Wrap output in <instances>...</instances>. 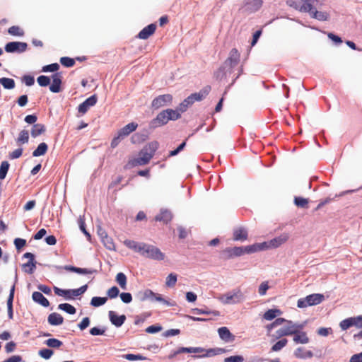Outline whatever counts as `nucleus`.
I'll return each mask as SVG.
<instances>
[{"instance_id":"1","label":"nucleus","mask_w":362,"mask_h":362,"mask_svg":"<svg viewBox=\"0 0 362 362\" xmlns=\"http://www.w3.org/2000/svg\"><path fill=\"white\" fill-rule=\"evenodd\" d=\"M296 323L283 317L276 318L274 322L266 325L267 335L271 338L272 341L286 336H291L296 328Z\"/></svg>"},{"instance_id":"2","label":"nucleus","mask_w":362,"mask_h":362,"mask_svg":"<svg viewBox=\"0 0 362 362\" xmlns=\"http://www.w3.org/2000/svg\"><path fill=\"white\" fill-rule=\"evenodd\" d=\"M158 146L157 142H151L145 146L139 152V157L129 160L125 168H130L136 165H144L148 163L153 157Z\"/></svg>"},{"instance_id":"3","label":"nucleus","mask_w":362,"mask_h":362,"mask_svg":"<svg viewBox=\"0 0 362 362\" xmlns=\"http://www.w3.org/2000/svg\"><path fill=\"white\" fill-rule=\"evenodd\" d=\"M240 54L236 48H233L228 58L225 60L223 65L218 69L216 75V77L222 79L233 72V69L240 62Z\"/></svg>"},{"instance_id":"4","label":"nucleus","mask_w":362,"mask_h":362,"mask_svg":"<svg viewBox=\"0 0 362 362\" xmlns=\"http://www.w3.org/2000/svg\"><path fill=\"white\" fill-rule=\"evenodd\" d=\"M301 2L302 4L298 8L300 12L308 13L311 18L320 21H325L329 19L328 13L317 10V0H301Z\"/></svg>"},{"instance_id":"5","label":"nucleus","mask_w":362,"mask_h":362,"mask_svg":"<svg viewBox=\"0 0 362 362\" xmlns=\"http://www.w3.org/2000/svg\"><path fill=\"white\" fill-rule=\"evenodd\" d=\"M258 251L257 245L254 244L246 247H228L223 250L222 254L226 259H230L235 257H239L245 253H253Z\"/></svg>"},{"instance_id":"6","label":"nucleus","mask_w":362,"mask_h":362,"mask_svg":"<svg viewBox=\"0 0 362 362\" xmlns=\"http://www.w3.org/2000/svg\"><path fill=\"white\" fill-rule=\"evenodd\" d=\"M141 255L147 258L158 261L163 260L165 258L164 253L158 247L146 243L142 245Z\"/></svg>"},{"instance_id":"7","label":"nucleus","mask_w":362,"mask_h":362,"mask_svg":"<svg viewBox=\"0 0 362 362\" xmlns=\"http://www.w3.org/2000/svg\"><path fill=\"white\" fill-rule=\"evenodd\" d=\"M88 286L83 285L77 289H62L58 287H54V291L56 295L62 296L66 300L74 299L75 298L81 296L87 290Z\"/></svg>"},{"instance_id":"8","label":"nucleus","mask_w":362,"mask_h":362,"mask_svg":"<svg viewBox=\"0 0 362 362\" xmlns=\"http://www.w3.org/2000/svg\"><path fill=\"white\" fill-rule=\"evenodd\" d=\"M325 299V296L320 293H313L307 296L305 298L298 300L297 306L300 308H306L308 306L316 305L321 303Z\"/></svg>"},{"instance_id":"9","label":"nucleus","mask_w":362,"mask_h":362,"mask_svg":"<svg viewBox=\"0 0 362 362\" xmlns=\"http://www.w3.org/2000/svg\"><path fill=\"white\" fill-rule=\"evenodd\" d=\"M288 238L289 235L288 233H282L279 236H277L268 242H264L256 245H257L258 251L268 248H276L285 243Z\"/></svg>"},{"instance_id":"10","label":"nucleus","mask_w":362,"mask_h":362,"mask_svg":"<svg viewBox=\"0 0 362 362\" xmlns=\"http://www.w3.org/2000/svg\"><path fill=\"white\" fill-rule=\"evenodd\" d=\"M244 299V295L240 289H235L219 297L223 304H235Z\"/></svg>"},{"instance_id":"11","label":"nucleus","mask_w":362,"mask_h":362,"mask_svg":"<svg viewBox=\"0 0 362 362\" xmlns=\"http://www.w3.org/2000/svg\"><path fill=\"white\" fill-rule=\"evenodd\" d=\"M136 298L141 302L149 300L151 301L156 300L167 303V301L163 299L160 294L155 293L150 289H146L145 291L139 292L136 294Z\"/></svg>"},{"instance_id":"12","label":"nucleus","mask_w":362,"mask_h":362,"mask_svg":"<svg viewBox=\"0 0 362 362\" xmlns=\"http://www.w3.org/2000/svg\"><path fill=\"white\" fill-rule=\"evenodd\" d=\"M296 328L294 329V332L292 335L293 340L295 344H308L310 341L309 337L305 332L302 331L303 326L300 324H296Z\"/></svg>"},{"instance_id":"13","label":"nucleus","mask_w":362,"mask_h":362,"mask_svg":"<svg viewBox=\"0 0 362 362\" xmlns=\"http://www.w3.org/2000/svg\"><path fill=\"white\" fill-rule=\"evenodd\" d=\"M172 100L173 96L170 94L160 95L153 100L151 106L155 109H158L161 107L170 104Z\"/></svg>"},{"instance_id":"14","label":"nucleus","mask_w":362,"mask_h":362,"mask_svg":"<svg viewBox=\"0 0 362 362\" xmlns=\"http://www.w3.org/2000/svg\"><path fill=\"white\" fill-rule=\"evenodd\" d=\"M28 45L23 42H10L5 46V51L9 53H22L27 49Z\"/></svg>"},{"instance_id":"15","label":"nucleus","mask_w":362,"mask_h":362,"mask_svg":"<svg viewBox=\"0 0 362 362\" xmlns=\"http://www.w3.org/2000/svg\"><path fill=\"white\" fill-rule=\"evenodd\" d=\"M211 90V86H206L203 88L199 93H195L191 94L189 97L187 98L186 102H189L190 100L194 103V101H200L203 100L206 96L209 93Z\"/></svg>"},{"instance_id":"16","label":"nucleus","mask_w":362,"mask_h":362,"mask_svg":"<svg viewBox=\"0 0 362 362\" xmlns=\"http://www.w3.org/2000/svg\"><path fill=\"white\" fill-rule=\"evenodd\" d=\"M97 103V97L95 95H91L87 98L84 102L79 105L78 107V112L85 114L90 107L94 106Z\"/></svg>"},{"instance_id":"17","label":"nucleus","mask_w":362,"mask_h":362,"mask_svg":"<svg viewBox=\"0 0 362 362\" xmlns=\"http://www.w3.org/2000/svg\"><path fill=\"white\" fill-rule=\"evenodd\" d=\"M52 83L49 86V90L52 93H59L61 91V84L62 81V74L56 72L52 76Z\"/></svg>"},{"instance_id":"18","label":"nucleus","mask_w":362,"mask_h":362,"mask_svg":"<svg viewBox=\"0 0 362 362\" xmlns=\"http://www.w3.org/2000/svg\"><path fill=\"white\" fill-rule=\"evenodd\" d=\"M170 121L168 111L166 110L161 111L155 119L151 122V124L155 127H160L166 124Z\"/></svg>"},{"instance_id":"19","label":"nucleus","mask_w":362,"mask_h":362,"mask_svg":"<svg viewBox=\"0 0 362 362\" xmlns=\"http://www.w3.org/2000/svg\"><path fill=\"white\" fill-rule=\"evenodd\" d=\"M156 24L151 23L144 28L138 34L137 37L141 40H146L154 34L156 30Z\"/></svg>"},{"instance_id":"20","label":"nucleus","mask_w":362,"mask_h":362,"mask_svg":"<svg viewBox=\"0 0 362 362\" xmlns=\"http://www.w3.org/2000/svg\"><path fill=\"white\" fill-rule=\"evenodd\" d=\"M108 315L112 324L117 327H121L126 320V316L124 315H118L112 310L109 311Z\"/></svg>"},{"instance_id":"21","label":"nucleus","mask_w":362,"mask_h":362,"mask_svg":"<svg viewBox=\"0 0 362 362\" xmlns=\"http://www.w3.org/2000/svg\"><path fill=\"white\" fill-rule=\"evenodd\" d=\"M218 333L220 338L226 342L233 341L235 339V336L230 333L226 327L218 328Z\"/></svg>"},{"instance_id":"22","label":"nucleus","mask_w":362,"mask_h":362,"mask_svg":"<svg viewBox=\"0 0 362 362\" xmlns=\"http://www.w3.org/2000/svg\"><path fill=\"white\" fill-rule=\"evenodd\" d=\"M138 127V124L135 122H131L128 124L125 125L123 128L119 129L118 133L119 134V136H122L123 138L129 136L132 132H134Z\"/></svg>"},{"instance_id":"23","label":"nucleus","mask_w":362,"mask_h":362,"mask_svg":"<svg viewBox=\"0 0 362 362\" xmlns=\"http://www.w3.org/2000/svg\"><path fill=\"white\" fill-rule=\"evenodd\" d=\"M233 240L235 241H244L247 238V231L243 227H239L233 230Z\"/></svg>"},{"instance_id":"24","label":"nucleus","mask_w":362,"mask_h":362,"mask_svg":"<svg viewBox=\"0 0 362 362\" xmlns=\"http://www.w3.org/2000/svg\"><path fill=\"white\" fill-rule=\"evenodd\" d=\"M172 214L170 211L168 210H162L159 214H158L156 217H155V221H160V222H163L164 223H168V222H170L172 219Z\"/></svg>"},{"instance_id":"25","label":"nucleus","mask_w":362,"mask_h":362,"mask_svg":"<svg viewBox=\"0 0 362 362\" xmlns=\"http://www.w3.org/2000/svg\"><path fill=\"white\" fill-rule=\"evenodd\" d=\"M32 298L35 302L38 303L44 307H48L49 305V300L40 292H33Z\"/></svg>"},{"instance_id":"26","label":"nucleus","mask_w":362,"mask_h":362,"mask_svg":"<svg viewBox=\"0 0 362 362\" xmlns=\"http://www.w3.org/2000/svg\"><path fill=\"white\" fill-rule=\"evenodd\" d=\"M47 321L51 325H60L63 323L64 318L60 314L52 313L49 315Z\"/></svg>"},{"instance_id":"27","label":"nucleus","mask_w":362,"mask_h":362,"mask_svg":"<svg viewBox=\"0 0 362 362\" xmlns=\"http://www.w3.org/2000/svg\"><path fill=\"white\" fill-rule=\"evenodd\" d=\"M262 0H246L245 5L249 11L255 12L262 7Z\"/></svg>"},{"instance_id":"28","label":"nucleus","mask_w":362,"mask_h":362,"mask_svg":"<svg viewBox=\"0 0 362 362\" xmlns=\"http://www.w3.org/2000/svg\"><path fill=\"white\" fill-rule=\"evenodd\" d=\"M227 351L226 349L223 348H212L206 349V353L203 354L200 356V357L205 358V357H212L216 355H221L223 354H225Z\"/></svg>"},{"instance_id":"29","label":"nucleus","mask_w":362,"mask_h":362,"mask_svg":"<svg viewBox=\"0 0 362 362\" xmlns=\"http://www.w3.org/2000/svg\"><path fill=\"white\" fill-rule=\"evenodd\" d=\"M124 244L125 246H127L128 248L134 250L135 252H137L141 254L142 245L144 244V243H137L134 240H126L124 241Z\"/></svg>"},{"instance_id":"30","label":"nucleus","mask_w":362,"mask_h":362,"mask_svg":"<svg viewBox=\"0 0 362 362\" xmlns=\"http://www.w3.org/2000/svg\"><path fill=\"white\" fill-rule=\"evenodd\" d=\"M294 356L298 358H312L313 354L311 351H305L303 347H298L295 350Z\"/></svg>"},{"instance_id":"31","label":"nucleus","mask_w":362,"mask_h":362,"mask_svg":"<svg viewBox=\"0 0 362 362\" xmlns=\"http://www.w3.org/2000/svg\"><path fill=\"white\" fill-rule=\"evenodd\" d=\"M46 131V127L42 124H35L33 126L31 129V136L34 138L44 134Z\"/></svg>"},{"instance_id":"32","label":"nucleus","mask_w":362,"mask_h":362,"mask_svg":"<svg viewBox=\"0 0 362 362\" xmlns=\"http://www.w3.org/2000/svg\"><path fill=\"white\" fill-rule=\"evenodd\" d=\"M15 286H13L7 300L8 315L10 319L13 318V300L14 297Z\"/></svg>"},{"instance_id":"33","label":"nucleus","mask_w":362,"mask_h":362,"mask_svg":"<svg viewBox=\"0 0 362 362\" xmlns=\"http://www.w3.org/2000/svg\"><path fill=\"white\" fill-rule=\"evenodd\" d=\"M281 314L279 309H269L263 315V318L266 320H272Z\"/></svg>"},{"instance_id":"34","label":"nucleus","mask_w":362,"mask_h":362,"mask_svg":"<svg viewBox=\"0 0 362 362\" xmlns=\"http://www.w3.org/2000/svg\"><path fill=\"white\" fill-rule=\"evenodd\" d=\"M279 340L277 341L272 347L271 351L274 352H277L281 351L284 347H285L288 344V339L286 338H281L279 339Z\"/></svg>"},{"instance_id":"35","label":"nucleus","mask_w":362,"mask_h":362,"mask_svg":"<svg viewBox=\"0 0 362 362\" xmlns=\"http://www.w3.org/2000/svg\"><path fill=\"white\" fill-rule=\"evenodd\" d=\"M48 146L45 143H41L38 145L37 148L33 152V156L34 157H38L40 156H43L47 151Z\"/></svg>"},{"instance_id":"36","label":"nucleus","mask_w":362,"mask_h":362,"mask_svg":"<svg viewBox=\"0 0 362 362\" xmlns=\"http://www.w3.org/2000/svg\"><path fill=\"white\" fill-rule=\"evenodd\" d=\"M0 83L6 89H13L15 87L14 80L10 78L4 77L0 78Z\"/></svg>"},{"instance_id":"37","label":"nucleus","mask_w":362,"mask_h":362,"mask_svg":"<svg viewBox=\"0 0 362 362\" xmlns=\"http://www.w3.org/2000/svg\"><path fill=\"white\" fill-rule=\"evenodd\" d=\"M23 269L28 274H33L36 268L35 261H28L22 265Z\"/></svg>"},{"instance_id":"38","label":"nucleus","mask_w":362,"mask_h":362,"mask_svg":"<svg viewBox=\"0 0 362 362\" xmlns=\"http://www.w3.org/2000/svg\"><path fill=\"white\" fill-rule=\"evenodd\" d=\"M58 308L71 315H74L76 312V308L69 303H61L58 305Z\"/></svg>"},{"instance_id":"39","label":"nucleus","mask_w":362,"mask_h":362,"mask_svg":"<svg viewBox=\"0 0 362 362\" xmlns=\"http://www.w3.org/2000/svg\"><path fill=\"white\" fill-rule=\"evenodd\" d=\"M29 141V134L27 130H22L20 132L17 139V143L19 144H26Z\"/></svg>"},{"instance_id":"40","label":"nucleus","mask_w":362,"mask_h":362,"mask_svg":"<svg viewBox=\"0 0 362 362\" xmlns=\"http://www.w3.org/2000/svg\"><path fill=\"white\" fill-rule=\"evenodd\" d=\"M45 344L49 347L55 348V349L59 348L63 344L62 341H60L57 339H55V338H51V339H47L45 341Z\"/></svg>"},{"instance_id":"41","label":"nucleus","mask_w":362,"mask_h":362,"mask_svg":"<svg viewBox=\"0 0 362 362\" xmlns=\"http://www.w3.org/2000/svg\"><path fill=\"white\" fill-rule=\"evenodd\" d=\"M116 281L122 289L127 288V277L122 272H119L116 276Z\"/></svg>"},{"instance_id":"42","label":"nucleus","mask_w":362,"mask_h":362,"mask_svg":"<svg viewBox=\"0 0 362 362\" xmlns=\"http://www.w3.org/2000/svg\"><path fill=\"white\" fill-rule=\"evenodd\" d=\"M107 300L106 297H93L90 301L91 305L93 307H99L104 305Z\"/></svg>"},{"instance_id":"43","label":"nucleus","mask_w":362,"mask_h":362,"mask_svg":"<svg viewBox=\"0 0 362 362\" xmlns=\"http://www.w3.org/2000/svg\"><path fill=\"white\" fill-rule=\"evenodd\" d=\"M308 199L301 197H296L294 199L295 204L300 208H308Z\"/></svg>"},{"instance_id":"44","label":"nucleus","mask_w":362,"mask_h":362,"mask_svg":"<svg viewBox=\"0 0 362 362\" xmlns=\"http://www.w3.org/2000/svg\"><path fill=\"white\" fill-rule=\"evenodd\" d=\"M9 163L7 161L1 162L0 165V180H4L8 173Z\"/></svg>"},{"instance_id":"45","label":"nucleus","mask_w":362,"mask_h":362,"mask_svg":"<svg viewBox=\"0 0 362 362\" xmlns=\"http://www.w3.org/2000/svg\"><path fill=\"white\" fill-rule=\"evenodd\" d=\"M8 33L13 36H23L24 33L20 27L17 25H13L8 30Z\"/></svg>"},{"instance_id":"46","label":"nucleus","mask_w":362,"mask_h":362,"mask_svg":"<svg viewBox=\"0 0 362 362\" xmlns=\"http://www.w3.org/2000/svg\"><path fill=\"white\" fill-rule=\"evenodd\" d=\"M166 111H168L170 120H176L181 117V112L177 108V110L167 109Z\"/></svg>"},{"instance_id":"47","label":"nucleus","mask_w":362,"mask_h":362,"mask_svg":"<svg viewBox=\"0 0 362 362\" xmlns=\"http://www.w3.org/2000/svg\"><path fill=\"white\" fill-rule=\"evenodd\" d=\"M101 240L104 245L108 250H111L115 249V243L110 237H109L108 235H105L104 238H103Z\"/></svg>"},{"instance_id":"48","label":"nucleus","mask_w":362,"mask_h":362,"mask_svg":"<svg viewBox=\"0 0 362 362\" xmlns=\"http://www.w3.org/2000/svg\"><path fill=\"white\" fill-rule=\"evenodd\" d=\"M176 282L177 275L171 273L167 276L165 284L168 287H173L176 284Z\"/></svg>"},{"instance_id":"49","label":"nucleus","mask_w":362,"mask_h":362,"mask_svg":"<svg viewBox=\"0 0 362 362\" xmlns=\"http://www.w3.org/2000/svg\"><path fill=\"white\" fill-rule=\"evenodd\" d=\"M60 62L66 67H72L75 64L74 59L68 57H62L60 59Z\"/></svg>"},{"instance_id":"50","label":"nucleus","mask_w":362,"mask_h":362,"mask_svg":"<svg viewBox=\"0 0 362 362\" xmlns=\"http://www.w3.org/2000/svg\"><path fill=\"white\" fill-rule=\"evenodd\" d=\"M38 84L42 87H45L50 83V78L47 76H40L37 78Z\"/></svg>"},{"instance_id":"51","label":"nucleus","mask_w":362,"mask_h":362,"mask_svg":"<svg viewBox=\"0 0 362 362\" xmlns=\"http://www.w3.org/2000/svg\"><path fill=\"white\" fill-rule=\"evenodd\" d=\"M342 330H346L353 326L352 317L346 318L342 320L339 324Z\"/></svg>"},{"instance_id":"52","label":"nucleus","mask_w":362,"mask_h":362,"mask_svg":"<svg viewBox=\"0 0 362 362\" xmlns=\"http://www.w3.org/2000/svg\"><path fill=\"white\" fill-rule=\"evenodd\" d=\"M54 354V351L52 349H43L39 351V355L45 358L49 359Z\"/></svg>"},{"instance_id":"53","label":"nucleus","mask_w":362,"mask_h":362,"mask_svg":"<svg viewBox=\"0 0 362 362\" xmlns=\"http://www.w3.org/2000/svg\"><path fill=\"white\" fill-rule=\"evenodd\" d=\"M59 69V65L57 63H53L49 65H46L42 67V71L44 72H54Z\"/></svg>"},{"instance_id":"54","label":"nucleus","mask_w":362,"mask_h":362,"mask_svg":"<svg viewBox=\"0 0 362 362\" xmlns=\"http://www.w3.org/2000/svg\"><path fill=\"white\" fill-rule=\"evenodd\" d=\"M119 291L117 286H112L107 290V296L110 298H115L119 295Z\"/></svg>"},{"instance_id":"55","label":"nucleus","mask_w":362,"mask_h":362,"mask_svg":"<svg viewBox=\"0 0 362 362\" xmlns=\"http://www.w3.org/2000/svg\"><path fill=\"white\" fill-rule=\"evenodd\" d=\"M268 281H263L259 286L258 293L260 296H264L269 289Z\"/></svg>"},{"instance_id":"56","label":"nucleus","mask_w":362,"mask_h":362,"mask_svg":"<svg viewBox=\"0 0 362 362\" xmlns=\"http://www.w3.org/2000/svg\"><path fill=\"white\" fill-rule=\"evenodd\" d=\"M244 358L242 356L236 355L227 357L224 359V362H243Z\"/></svg>"},{"instance_id":"57","label":"nucleus","mask_w":362,"mask_h":362,"mask_svg":"<svg viewBox=\"0 0 362 362\" xmlns=\"http://www.w3.org/2000/svg\"><path fill=\"white\" fill-rule=\"evenodd\" d=\"M187 98L184 100L182 103L180 104L177 107V109L180 111V112H184L187 110V107L193 104V102L190 100L189 102H186Z\"/></svg>"},{"instance_id":"58","label":"nucleus","mask_w":362,"mask_h":362,"mask_svg":"<svg viewBox=\"0 0 362 362\" xmlns=\"http://www.w3.org/2000/svg\"><path fill=\"white\" fill-rule=\"evenodd\" d=\"M25 244L26 240L25 239L18 238L14 240V245L18 250L23 247L25 245Z\"/></svg>"},{"instance_id":"59","label":"nucleus","mask_w":362,"mask_h":362,"mask_svg":"<svg viewBox=\"0 0 362 362\" xmlns=\"http://www.w3.org/2000/svg\"><path fill=\"white\" fill-rule=\"evenodd\" d=\"M119 296L124 303H129L132 300V296L130 293H122Z\"/></svg>"},{"instance_id":"60","label":"nucleus","mask_w":362,"mask_h":362,"mask_svg":"<svg viewBox=\"0 0 362 362\" xmlns=\"http://www.w3.org/2000/svg\"><path fill=\"white\" fill-rule=\"evenodd\" d=\"M22 153H23V149L17 148V149L14 150L13 151H12L11 153H10L9 158L11 159H16V158H20L21 156Z\"/></svg>"},{"instance_id":"61","label":"nucleus","mask_w":362,"mask_h":362,"mask_svg":"<svg viewBox=\"0 0 362 362\" xmlns=\"http://www.w3.org/2000/svg\"><path fill=\"white\" fill-rule=\"evenodd\" d=\"M162 329L161 326L158 325H151L146 329V332L148 333L153 334L160 332Z\"/></svg>"},{"instance_id":"62","label":"nucleus","mask_w":362,"mask_h":362,"mask_svg":"<svg viewBox=\"0 0 362 362\" xmlns=\"http://www.w3.org/2000/svg\"><path fill=\"white\" fill-rule=\"evenodd\" d=\"M23 81L28 86H30L33 85L35 83L34 77L32 76H30V75H25L23 77Z\"/></svg>"},{"instance_id":"63","label":"nucleus","mask_w":362,"mask_h":362,"mask_svg":"<svg viewBox=\"0 0 362 362\" xmlns=\"http://www.w3.org/2000/svg\"><path fill=\"white\" fill-rule=\"evenodd\" d=\"M353 326H356L358 328H362V316H358L352 317Z\"/></svg>"},{"instance_id":"64","label":"nucleus","mask_w":362,"mask_h":362,"mask_svg":"<svg viewBox=\"0 0 362 362\" xmlns=\"http://www.w3.org/2000/svg\"><path fill=\"white\" fill-rule=\"evenodd\" d=\"M350 362H362V352L353 355L350 358Z\"/></svg>"}]
</instances>
